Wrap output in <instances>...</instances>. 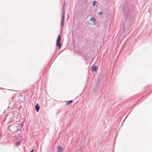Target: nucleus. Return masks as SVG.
<instances>
[{
    "mask_svg": "<svg viewBox=\"0 0 152 152\" xmlns=\"http://www.w3.org/2000/svg\"><path fill=\"white\" fill-rule=\"evenodd\" d=\"M33 151H34V150H33V149H32L31 151L30 152H33Z\"/></svg>",
    "mask_w": 152,
    "mask_h": 152,
    "instance_id": "obj_13",
    "label": "nucleus"
},
{
    "mask_svg": "<svg viewBox=\"0 0 152 152\" xmlns=\"http://www.w3.org/2000/svg\"><path fill=\"white\" fill-rule=\"evenodd\" d=\"M57 152H62L63 149L61 146L58 145L57 147Z\"/></svg>",
    "mask_w": 152,
    "mask_h": 152,
    "instance_id": "obj_3",
    "label": "nucleus"
},
{
    "mask_svg": "<svg viewBox=\"0 0 152 152\" xmlns=\"http://www.w3.org/2000/svg\"><path fill=\"white\" fill-rule=\"evenodd\" d=\"M35 108L36 111L37 112H38L40 108V106H39V104H36L35 107Z\"/></svg>",
    "mask_w": 152,
    "mask_h": 152,
    "instance_id": "obj_6",
    "label": "nucleus"
},
{
    "mask_svg": "<svg viewBox=\"0 0 152 152\" xmlns=\"http://www.w3.org/2000/svg\"><path fill=\"white\" fill-rule=\"evenodd\" d=\"M61 43H59L58 44H57V43H56V45L57 46H58V48L59 49H60V48H61Z\"/></svg>",
    "mask_w": 152,
    "mask_h": 152,
    "instance_id": "obj_9",
    "label": "nucleus"
},
{
    "mask_svg": "<svg viewBox=\"0 0 152 152\" xmlns=\"http://www.w3.org/2000/svg\"><path fill=\"white\" fill-rule=\"evenodd\" d=\"M96 3V1H93V5L94 6H95V5Z\"/></svg>",
    "mask_w": 152,
    "mask_h": 152,
    "instance_id": "obj_11",
    "label": "nucleus"
},
{
    "mask_svg": "<svg viewBox=\"0 0 152 152\" xmlns=\"http://www.w3.org/2000/svg\"><path fill=\"white\" fill-rule=\"evenodd\" d=\"M124 12L127 16L131 15L133 11L130 10L129 8H127L126 9L124 8Z\"/></svg>",
    "mask_w": 152,
    "mask_h": 152,
    "instance_id": "obj_1",
    "label": "nucleus"
},
{
    "mask_svg": "<svg viewBox=\"0 0 152 152\" xmlns=\"http://www.w3.org/2000/svg\"><path fill=\"white\" fill-rule=\"evenodd\" d=\"M90 20L91 22H92L94 23V24L95 25L96 24V19L94 17H92L90 19Z\"/></svg>",
    "mask_w": 152,
    "mask_h": 152,
    "instance_id": "obj_4",
    "label": "nucleus"
},
{
    "mask_svg": "<svg viewBox=\"0 0 152 152\" xmlns=\"http://www.w3.org/2000/svg\"><path fill=\"white\" fill-rule=\"evenodd\" d=\"M97 68L96 66H93L91 67V70L93 72H95L96 71V69Z\"/></svg>",
    "mask_w": 152,
    "mask_h": 152,
    "instance_id": "obj_7",
    "label": "nucleus"
},
{
    "mask_svg": "<svg viewBox=\"0 0 152 152\" xmlns=\"http://www.w3.org/2000/svg\"><path fill=\"white\" fill-rule=\"evenodd\" d=\"M65 4H66V3H65V1H64V7H63V10H62V11H63L64 12V9H65Z\"/></svg>",
    "mask_w": 152,
    "mask_h": 152,
    "instance_id": "obj_10",
    "label": "nucleus"
},
{
    "mask_svg": "<svg viewBox=\"0 0 152 152\" xmlns=\"http://www.w3.org/2000/svg\"><path fill=\"white\" fill-rule=\"evenodd\" d=\"M62 19L61 21V30H62L63 29L64 24V12L63 11H62Z\"/></svg>",
    "mask_w": 152,
    "mask_h": 152,
    "instance_id": "obj_2",
    "label": "nucleus"
},
{
    "mask_svg": "<svg viewBox=\"0 0 152 152\" xmlns=\"http://www.w3.org/2000/svg\"><path fill=\"white\" fill-rule=\"evenodd\" d=\"M61 39V37L60 35H59L58 36L56 39V43H57V44L60 42Z\"/></svg>",
    "mask_w": 152,
    "mask_h": 152,
    "instance_id": "obj_5",
    "label": "nucleus"
},
{
    "mask_svg": "<svg viewBox=\"0 0 152 152\" xmlns=\"http://www.w3.org/2000/svg\"><path fill=\"white\" fill-rule=\"evenodd\" d=\"M73 100H70V101H68L66 103V105H69L72 102Z\"/></svg>",
    "mask_w": 152,
    "mask_h": 152,
    "instance_id": "obj_8",
    "label": "nucleus"
},
{
    "mask_svg": "<svg viewBox=\"0 0 152 152\" xmlns=\"http://www.w3.org/2000/svg\"><path fill=\"white\" fill-rule=\"evenodd\" d=\"M98 15H101L102 14V12H100L98 13Z\"/></svg>",
    "mask_w": 152,
    "mask_h": 152,
    "instance_id": "obj_12",
    "label": "nucleus"
},
{
    "mask_svg": "<svg viewBox=\"0 0 152 152\" xmlns=\"http://www.w3.org/2000/svg\"><path fill=\"white\" fill-rule=\"evenodd\" d=\"M18 130H19V129H18V130L17 131H18Z\"/></svg>",
    "mask_w": 152,
    "mask_h": 152,
    "instance_id": "obj_14",
    "label": "nucleus"
}]
</instances>
